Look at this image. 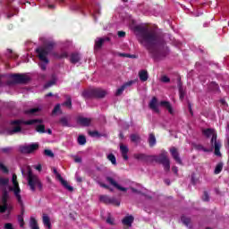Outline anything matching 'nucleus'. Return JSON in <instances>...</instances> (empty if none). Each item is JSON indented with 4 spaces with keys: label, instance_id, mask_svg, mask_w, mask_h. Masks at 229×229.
I'll list each match as a JSON object with an SVG mask.
<instances>
[{
    "label": "nucleus",
    "instance_id": "nucleus-1",
    "mask_svg": "<svg viewBox=\"0 0 229 229\" xmlns=\"http://www.w3.org/2000/svg\"><path fill=\"white\" fill-rule=\"evenodd\" d=\"M135 30L140 37V44L144 46L154 60H162L167 56V43L156 29L148 26H136Z\"/></svg>",
    "mask_w": 229,
    "mask_h": 229
},
{
    "label": "nucleus",
    "instance_id": "nucleus-2",
    "mask_svg": "<svg viewBox=\"0 0 229 229\" xmlns=\"http://www.w3.org/2000/svg\"><path fill=\"white\" fill-rule=\"evenodd\" d=\"M55 42L48 41L45 43L42 47L36 48V53L38 54V57L41 62L39 64V67L41 71H46L47 69V64H49V59H47V55H55Z\"/></svg>",
    "mask_w": 229,
    "mask_h": 229
},
{
    "label": "nucleus",
    "instance_id": "nucleus-3",
    "mask_svg": "<svg viewBox=\"0 0 229 229\" xmlns=\"http://www.w3.org/2000/svg\"><path fill=\"white\" fill-rule=\"evenodd\" d=\"M21 171L22 176H26L27 174V182L31 192H35L37 189H38V191H42V189H44V185L42 184L40 178H38V175L33 174L30 165L21 167Z\"/></svg>",
    "mask_w": 229,
    "mask_h": 229
},
{
    "label": "nucleus",
    "instance_id": "nucleus-4",
    "mask_svg": "<svg viewBox=\"0 0 229 229\" xmlns=\"http://www.w3.org/2000/svg\"><path fill=\"white\" fill-rule=\"evenodd\" d=\"M202 134L205 137H207V139H210V137H212L210 143H211L212 148H214V149H215V155L216 157H222L221 140H217V134L215 132L214 129H210V128L205 129L202 131Z\"/></svg>",
    "mask_w": 229,
    "mask_h": 229
},
{
    "label": "nucleus",
    "instance_id": "nucleus-5",
    "mask_svg": "<svg viewBox=\"0 0 229 229\" xmlns=\"http://www.w3.org/2000/svg\"><path fill=\"white\" fill-rule=\"evenodd\" d=\"M42 120L40 119H32L28 121H22V120H14L11 122L12 126H15L13 129L7 130V135H15V133H20V131H22V127H21V124H26L27 126H31L33 124L41 123Z\"/></svg>",
    "mask_w": 229,
    "mask_h": 229
},
{
    "label": "nucleus",
    "instance_id": "nucleus-6",
    "mask_svg": "<svg viewBox=\"0 0 229 229\" xmlns=\"http://www.w3.org/2000/svg\"><path fill=\"white\" fill-rule=\"evenodd\" d=\"M158 105L159 106H163V108H166L171 115L174 114V110L173 109V106H171V102L162 100L158 103V98H157V97L152 98V99L148 103V108H150V110H153V112H155L156 114H160Z\"/></svg>",
    "mask_w": 229,
    "mask_h": 229
},
{
    "label": "nucleus",
    "instance_id": "nucleus-7",
    "mask_svg": "<svg viewBox=\"0 0 229 229\" xmlns=\"http://www.w3.org/2000/svg\"><path fill=\"white\" fill-rule=\"evenodd\" d=\"M152 159L154 162H157V164L163 165L164 170L167 173L171 171V161L167 157V152L163 151L157 156H152Z\"/></svg>",
    "mask_w": 229,
    "mask_h": 229
},
{
    "label": "nucleus",
    "instance_id": "nucleus-8",
    "mask_svg": "<svg viewBox=\"0 0 229 229\" xmlns=\"http://www.w3.org/2000/svg\"><path fill=\"white\" fill-rule=\"evenodd\" d=\"M14 83L26 85L29 81H31V78L24 73H13L10 75Z\"/></svg>",
    "mask_w": 229,
    "mask_h": 229
},
{
    "label": "nucleus",
    "instance_id": "nucleus-9",
    "mask_svg": "<svg viewBox=\"0 0 229 229\" xmlns=\"http://www.w3.org/2000/svg\"><path fill=\"white\" fill-rule=\"evenodd\" d=\"M8 199H10V195L8 194V191L4 190L2 193V199L0 205V214H4L6 210H8Z\"/></svg>",
    "mask_w": 229,
    "mask_h": 229
},
{
    "label": "nucleus",
    "instance_id": "nucleus-10",
    "mask_svg": "<svg viewBox=\"0 0 229 229\" xmlns=\"http://www.w3.org/2000/svg\"><path fill=\"white\" fill-rule=\"evenodd\" d=\"M38 149V143H32L28 146H21L20 147V152L23 153L24 155H30L31 153H35Z\"/></svg>",
    "mask_w": 229,
    "mask_h": 229
},
{
    "label": "nucleus",
    "instance_id": "nucleus-11",
    "mask_svg": "<svg viewBox=\"0 0 229 229\" xmlns=\"http://www.w3.org/2000/svg\"><path fill=\"white\" fill-rule=\"evenodd\" d=\"M13 188H11L10 191L14 192L16 199L21 200V188H19V182H17V174H13Z\"/></svg>",
    "mask_w": 229,
    "mask_h": 229
},
{
    "label": "nucleus",
    "instance_id": "nucleus-12",
    "mask_svg": "<svg viewBox=\"0 0 229 229\" xmlns=\"http://www.w3.org/2000/svg\"><path fill=\"white\" fill-rule=\"evenodd\" d=\"M99 199L106 205H114L115 207H119L121 205V202H119L115 198H110L106 195H101Z\"/></svg>",
    "mask_w": 229,
    "mask_h": 229
},
{
    "label": "nucleus",
    "instance_id": "nucleus-13",
    "mask_svg": "<svg viewBox=\"0 0 229 229\" xmlns=\"http://www.w3.org/2000/svg\"><path fill=\"white\" fill-rule=\"evenodd\" d=\"M170 153H171L174 160H175L176 164H179L180 165H183V162L182 161V158L180 157V153L178 152V148H176L175 147H172L170 148Z\"/></svg>",
    "mask_w": 229,
    "mask_h": 229
},
{
    "label": "nucleus",
    "instance_id": "nucleus-14",
    "mask_svg": "<svg viewBox=\"0 0 229 229\" xmlns=\"http://www.w3.org/2000/svg\"><path fill=\"white\" fill-rule=\"evenodd\" d=\"M106 182H108V183H110V185H112L113 187H115V189H117L118 191H121L122 192H126V191H128L127 188L119 185V183H117V182H115V180H114V178L110 176L106 177Z\"/></svg>",
    "mask_w": 229,
    "mask_h": 229
},
{
    "label": "nucleus",
    "instance_id": "nucleus-15",
    "mask_svg": "<svg viewBox=\"0 0 229 229\" xmlns=\"http://www.w3.org/2000/svg\"><path fill=\"white\" fill-rule=\"evenodd\" d=\"M58 182H61V185H63V187L64 189H66V191H68L69 192H73L74 188L72 186L69 185V182L67 181H65L64 179V177H62L61 174H58Z\"/></svg>",
    "mask_w": 229,
    "mask_h": 229
},
{
    "label": "nucleus",
    "instance_id": "nucleus-16",
    "mask_svg": "<svg viewBox=\"0 0 229 229\" xmlns=\"http://www.w3.org/2000/svg\"><path fill=\"white\" fill-rule=\"evenodd\" d=\"M133 83H135V81H129L125 82L116 90L115 96H121L124 92V90L127 89V87H131Z\"/></svg>",
    "mask_w": 229,
    "mask_h": 229
},
{
    "label": "nucleus",
    "instance_id": "nucleus-17",
    "mask_svg": "<svg viewBox=\"0 0 229 229\" xmlns=\"http://www.w3.org/2000/svg\"><path fill=\"white\" fill-rule=\"evenodd\" d=\"M58 123L64 128H71V116H63L59 119Z\"/></svg>",
    "mask_w": 229,
    "mask_h": 229
},
{
    "label": "nucleus",
    "instance_id": "nucleus-18",
    "mask_svg": "<svg viewBox=\"0 0 229 229\" xmlns=\"http://www.w3.org/2000/svg\"><path fill=\"white\" fill-rule=\"evenodd\" d=\"M81 96H82V98H84V99H96L94 89H85L82 92Z\"/></svg>",
    "mask_w": 229,
    "mask_h": 229
},
{
    "label": "nucleus",
    "instance_id": "nucleus-19",
    "mask_svg": "<svg viewBox=\"0 0 229 229\" xmlns=\"http://www.w3.org/2000/svg\"><path fill=\"white\" fill-rule=\"evenodd\" d=\"M95 94V99H103L105 96H106V91L102 89L101 88L93 89Z\"/></svg>",
    "mask_w": 229,
    "mask_h": 229
},
{
    "label": "nucleus",
    "instance_id": "nucleus-20",
    "mask_svg": "<svg viewBox=\"0 0 229 229\" xmlns=\"http://www.w3.org/2000/svg\"><path fill=\"white\" fill-rule=\"evenodd\" d=\"M78 124H81V126H90V123H92V120L90 118L79 116L77 118Z\"/></svg>",
    "mask_w": 229,
    "mask_h": 229
},
{
    "label": "nucleus",
    "instance_id": "nucleus-21",
    "mask_svg": "<svg viewBox=\"0 0 229 229\" xmlns=\"http://www.w3.org/2000/svg\"><path fill=\"white\" fill-rule=\"evenodd\" d=\"M65 101L61 106H65L68 110H72V98L70 95H65Z\"/></svg>",
    "mask_w": 229,
    "mask_h": 229
},
{
    "label": "nucleus",
    "instance_id": "nucleus-22",
    "mask_svg": "<svg viewBox=\"0 0 229 229\" xmlns=\"http://www.w3.org/2000/svg\"><path fill=\"white\" fill-rule=\"evenodd\" d=\"M133 221H135L133 216H127L122 220V223L124 226H131V225H133Z\"/></svg>",
    "mask_w": 229,
    "mask_h": 229
},
{
    "label": "nucleus",
    "instance_id": "nucleus-23",
    "mask_svg": "<svg viewBox=\"0 0 229 229\" xmlns=\"http://www.w3.org/2000/svg\"><path fill=\"white\" fill-rule=\"evenodd\" d=\"M120 150H121L123 160H128V151H130L128 147H126V145L122 144L120 145Z\"/></svg>",
    "mask_w": 229,
    "mask_h": 229
},
{
    "label": "nucleus",
    "instance_id": "nucleus-24",
    "mask_svg": "<svg viewBox=\"0 0 229 229\" xmlns=\"http://www.w3.org/2000/svg\"><path fill=\"white\" fill-rule=\"evenodd\" d=\"M29 225L30 229H40V227L38 226V222L37 221L36 217L30 216Z\"/></svg>",
    "mask_w": 229,
    "mask_h": 229
},
{
    "label": "nucleus",
    "instance_id": "nucleus-25",
    "mask_svg": "<svg viewBox=\"0 0 229 229\" xmlns=\"http://www.w3.org/2000/svg\"><path fill=\"white\" fill-rule=\"evenodd\" d=\"M139 78L140 81H148V79L149 78V75L148 74V71L141 70L139 72Z\"/></svg>",
    "mask_w": 229,
    "mask_h": 229
},
{
    "label": "nucleus",
    "instance_id": "nucleus-26",
    "mask_svg": "<svg viewBox=\"0 0 229 229\" xmlns=\"http://www.w3.org/2000/svg\"><path fill=\"white\" fill-rule=\"evenodd\" d=\"M43 219V225L48 229H51V218L47 214H43L42 216Z\"/></svg>",
    "mask_w": 229,
    "mask_h": 229
},
{
    "label": "nucleus",
    "instance_id": "nucleus-27",
    "mask_svg": "<svg viewBox=\"0 0 229 229\" xmlns=\"http://www.w3.org/2000/svg\"><path fill=\"white\" fill-rule=\"evenodd\" d=\"M148 145L149 148H153L157 145V138L154 133H150L148 136Z\"/></svg>",
    "mask_w": 229,
    "mask_h": 229
},
{
    "label": "nucleus",
    "instance_id": "nucleus-28",
    "mask_svg": "<svg viewBox=\"0 0 229 229\" xmlns=\"http://www.w3.org/2000/svg\"><path fill=\"white\" fill-rule=\"evenodd\" d=\"M107 225H110L111 226H115V218L112 216V214L108 213L106 220Z\"/></svg>",
    "mask_w": 229,
    "mask_h": 229
},
{
    "label": "nucleus",
    "instance_id": "nucleus-29",
    "mask_svg": "<svg viewBox=\"0 0 229 229\" xmlns=\"http://www.w3.org/2000/svg\"><path fill=\"white\" fill-rule=\"evenodd\" d=\"M81 58H80V54H72L71 58H70V62L72 64H78V62H80Z\"/></svg>",
    "mask_w": 229,
    "mask_h": 229
},
{
    "label": "nucleus",
    "instance_id": "nucleus-30",
    "mask_svg": "<svg viewBox=\"0 0 229 229\" xmlns=\"http://www.w3.org/2000/svg\"><path fill=\"white\" fill-rule=\"evenodd\" d=\"M103 38H98V40L95 41V49H101L103 47Z\"/></svg>",
    "mask_w": 229,
    "mask_h": 229
},
{
    "label": "nucleus",
    "instance_id": "nucleus-31",
    "mask_svg": "<svg viewBox=\"0 0 229 229\" xmlns=\"http://www.w3.org/2000/svg\"><path fill=\"white\" fill-rule=\"evenodd\" d=\"M195 149H197V151H204V153H209L210 149L204 148L203 145L201 144H197L194 146Z\"/></svg>",
    "mask_w": 229,
    "mask_h": 229
},
{
    "label": "nucleus",
    "instance_id": "nucleus-32",
    "mask_svg": "<svg viewBox=\"0 0 229 229\" xmlns=\"http://www.w3.org/2000/svg\"><path fill=\"white\" fill-rule=\"evenodd\" d=\"M77 140L80 146H85L87 144V138L83 135H80Z\"/></svg>",
    "mask_w": 229,
    "mask_h": 229
},
{
    "label": "nucleus",
    "instance_id": "nucleus-33",
    "mask_svg": "<svg viewBox=\"0 0 229 229\" xmlns=\"http://www.w3.org/2000/svg\"><path fill=\"white\" fill-rule=\"evenodd\" d=\"M17 201L19 203V205H21V216H24V212H25V209H24V202H22V197L20 195V200L19 199H17Z\"/></svg>",
    "mask_w": 229,
    "mask_h": 229
},
{
    "label": "nucleus",
    "instance_id": "nucleus-34",
    "mask_svg": "<svg viewBox=\"0 0 229 229\" xmlns=\"http://www.w3.org/2000/svg\"><path fill=\"white\" fill-rule=\"evenodd\" d=\"M107 159L113 164V165H117V159L114 154H109Z\"/></svg>",
    "mask_w": 229,
    "mask_h": 229
},
{
    "label": "nucleus",
    "instance_id": "nucleus-35",
    "mask_svg": "<svg viewBox=\"0 0 229 229\" xmlns=\"http://www.w3.org/2000/svg\"><path fill=\"white\" fill-rule=\"evenodd\" d=\"M209 89L210 90H214L215 92H217V90H219V85L214 81L210 82Z\"/></svg>",
    "mask_w": 229,
    "mask_h": 229
},
{
    "label": "nucleus",
    "instance_id": "nucleus-36",
    "mask_svg": "<svg viewBox=\"0 0 229 229\" xmlns=\"http://www.w3.org/2000/svg\"><path fill=\"white\" fill-rule=\"evenodd\" d=\"M43 154L45 157H49V158H55V153L51 149H45Z\"/></svg>",
    "mask_w": 229,
    "mask_h": 229
},
{
    "label": "nucleus",
    "instance_id": "nucleus-37",
    "mask_svg": "<svg viewBox=\"0 0 229 229\" xmlns=\"http://www.w3.org/2000/svg\"><path fill=\"white\" fill-rule=\"evenodd\" d=\"M221 171H223V163H218L215 168L214 173L216 174H219L221 173Z\"/></svg>",
    "mask_w": 229,
    "mask_h": 229
},
{
    "label": "nucleus",
    "instance_id": "nucleus-38",
    "mask_svg": "<svg viewBox=\"0 0 229 229\" xmlns=\"http://www.w3.org/2000/svg\"><path fill=\"white\" fill-rule=\"evenodd\" d=\"M181 221L185 225V226H189V225H191V218L186 217L185 216H181Z\"/></svg>",
    "mask_w": 229,
    "mask_h": 229
},
{
    "label": "nucleus",
    "instance_id": "nucleus-39",
    "mask_svg": "<svg viewBox=\"0 0 229 229\" xmlns=\"http://www.w3.org/2000/svg\"><path fill=\"white\" fill-rule=\"evenodd\" d=\"M36 131L38 133H46V126L44 124H39L36 127Z\"/></svg>",
    "mask_w": 229,
    "mask_h": 229
},
{
    "label": "nucleus",
    "instance_id": "nucleus-40",
    "mask_svg": "<svg viewBox=\"0 0 229 229\" xmlns=\"http://www.w3.org/2000/svg\"><path fill=\"white\" fill-rule=\"evenodd\" d=\"M140 140V136L139 134H131V142H139Z\"/></svg>",
    "mask_w": 229,
    "mask_h": 229
},
{
    "label": "nucleus",
    "instance_id": "nucleus-41",
    "mask_svg": "<svg viewBox=\"0 0 229 229\" xmlns=\"http://www.w3.org/2000/svg\"><path fill=\"white\" fill-rule=\"evenodd\" d=\"M7 56L8 58H18L19 55L15 54L12 49H7Z\"/></svg>",
    "mask_w": 229,
    "mask_h": 229
},
{
    "label": "nucleus",
    "instance_id": "nucleus-42",
    "mask_svg": "<svg viewBox=\"0 0 229 229\" xmlns=\"http://www.w3.org/2000/svg\"><path fill=\"white\" fill-rule=\"evenodd\" d=\"M89 134L90 135V137H103L104 135L99 133V131H90L89 132Z\"/></svg>",
    "mask_w": 229,
    "mask_h": 229
},
{
    "label": "nucleus",
    "instance_id": "nucleus-43",
    "mask_svg": "<svg viewBox=\"0 0 229 229\" xmlns=\"http://www.w3.org/2000/svg\"><path fill=\"white\" fill-rule=\"evenodd\" d=\"M55 83H56V80L52 79L51 81H49L48 82H47L44 86V89H49V87H53V85H55Z\"/></svg>",
    "mask_w": 229,
    "mask_h": 229
},
{
    "label": "nucleus",
    "instance_id": "nucleus-44",
    "mask_svg": "<svg viewBox=\"0 0 229 229\" xmlns=\"http://www.w3.org/2000/svg\"><path fill=\"white\" fill-rule=\"evenodd\" d=\"M18 222L20 223V227L21 228H24V216H22V215H19L18 216Z\"/></svg>",
    "mask_w": 229,
    "mask_h": 229
},
{
    "label": "nucleus",
    "instance_id": "nucleus-45",
    "mask_svg": "<svg viewBox=\"0 0 229 229\" xmlns=\"http://www.w3.org/2000/svg\"><path fill=\"white\" fill-rule=\"evenodd\" d=\"M0 171L4 172L5 174H8L10 170H8V167L4 165L3 163H0Z\"/></svg>",
    "mask_w": 229,
    "mask_h": 229
},
{
    "label": "nucleus",
    "instance_id": "nucleus-46",
    "mask_svg": "<svg viewBox=\"0 0 229 229\" xmlns=\"http://www.w3.org/2000/svg\"><path fill=\"white\" fill-rule=\"evenodd\" d=\"M40 109L38 108H31L25 112V114H29L30 115H34V114H37Z\"/></svg>",
    "mask_w": 229,
    "mask_h": 229
},
{
    "label": "nucleus",
    "instance_id": "nucleus-47",
    "mask_svg": "<svg viewBox=\"0 0 229 229\" xmlns=\"http://www.w3.org/2000/svg\"><path fill=\"white\" fill-rule=\"evenodd\" d=\"M136 160H146V154H136L134 155Z\"/></svg>",
    "mask_w": 229,
    "mask_h": 229
},
{
    "label": "nucleus",
    "instance_id": "nucleus-48",
    "mask_svg": "<svg viewBox=\"0 0 229 229\" xmlns=\"http://www.w3.org/2000/svg\"><path fill=\"white\" fill-rule=\"evenodd\" d=\"M202 201H210V196L208 195V191H204L202 196Z\"/></svg>",
    "mask_w": 229,
    "mask_h": 229
},
{
    "label": "nucleus",
    "instance_id": "nucleus-49",
    "mask_svg": "<svg viewBox=\"0 0 229 229\" xmlns=\"http://www.w3.org/2000/svg\"><path fill=\"white\" fill-rule=\"evenodd\" d=\"M10 180L8 178L0 177V185H8Z\"/></svg>",
    "mask_w": 229,
    "mask_h": 229
},
{
    "label": "nucleus",
    "instance_id": "nucleus-50",
    "mask_svg": "<svg viewBox=\"0 0 229 229\" xmlns=\"http://www.w3.org/2000/svg\"><path fill=\"white\" fill-rule=\"evenodd\" d=\"M185 89H179V98L181 99V101H183V99L185 98Z\"/></svg>",
    "mask_w": 229,
    "mask_h": 229
},
{
    "label": "nucleus",
    "instance_id": "nucleus-51",
    "mask_svg": "<svg viewBox=\"0 0 229 229\" xmlns=\"http://www.w3.org/2000/svg\"><path fill=\"white\" fill-rule=\"evenodd\" d=\"M161 81L163 83H169L171 81V79L169 77H167L166 75H163L161 77Z\"/></svg>",
    "mask_w": 229,
    "mask_h": 229
},
{
    "label": "nucleus",
    "instance_id": "nucleus-52",
    "mask_svg": "<svg viewBox=\"0 0 229 229\" xmlns=\"http://www.w3.org/2000/svg\"><path fill=\"white\" fill-rule=\"evenodd\" d=\"M177 87L179 90L183 89V83H182V78L180 77L177 79Z\"/></svg>",
    "mask_w": 229,
    "mask_h": 229
},
{
    "label": "nucleus",
    "instance_id": "nucleus-53",
    "mask_svg": "<svg viewBox=\"0 0 229 229\" xmlns=\"http://www.w3.org/2000/svg\"><path fill=\"white\" fill-rule=\"evenodd\" d=\"M117 35H118L119 38H124V37H126V32L120 30L117 32Z\"/></svg>",
    "mask_w": 229,
    "mask_h": 229
},
{
    "label": "nucleus",
    "instance_id": "nucleus-54",
    "mask_svg": "<svg viewBox=\"0 0 229 229\" xmlns=\"http://www.w3.org/2000/svg\"><path fill=\"white\" fill-rule=\"evenodd\" d=\"M4 229H13V225L12 223H6L4 225Z\"/></svg>",
    "mask_w": 229,
    "mask_h": 229
},
{
    "label": "nucleus",
    "instance_id": "nucleus-55",
    "mask_svg": "<svg viewBox=\"0 0 229 229\" xmlns=\"http://www.w3.org/2000/svg\"><path fill=\"white\" fill-rule=\"evenodd\" d=\"M120 55L123 56L124 58H135V55L121 54Z\"/></svg>",
    "mask_w": 229,
    "mask_h": 229
},
{
    "label": "nucleus",
    "instance_id": "nucleus-56",
    "mask_svg": "<svg viewBox=\"0 0 229 229\" xmlns=\"http://www.w3.org/2000/svg\"><path fill=\"white\" fill-rule=\"evenodd\" d=\"M73 160L76 164H81V157L75 156Z\"/></svg>",
    "mask_w": 229,
    "mask_h": 229
},
{
    "label": "nucleus",
    "instance_id": "nucleus-57",
    "mask_svg": "<svg viewBox=\"0 0 229 229\" xmlns=\"http://www.w3.org/2000/svg\"><path fill=\"white\" fill-rule=\"evenodd\" d=\"M69 55L67 52H63L61 55H58V58H67Z\"/></svg>",
    "mask_w": 229,
    "mask_h": 229
},
{
    "label": "nucleus",
    "instance_id": "nucleus-58",
    "mask_svg": "<svg viewBox=\"0 0 229 229\" xmlns=\"http://www.w3.org/2000/svg\"><path fill=\"white\" fill-rule=\"evenodd\" d=\"M10 151H12V148L10 147L2 148L3 153H10Z\"/></svg>",
    "mask_w": 229,
    "mask_h": 229
},
{
    "label": "nucleus",
    "instance_id": "nucleus-59",
    "mask_svg": "<svg viewBox=\"0 0 229 229\" xmlns=\"http://www.w3.org/2000/svg\"><path fill=\"white\" fill-rule=\"evenodd\" d=\"M52 171L55 174V180H58V170L56 168L53 167Z\"/></svg>",
    "mask_w": 229,
    "mask_h": 229
},
{
    "label": "nucleus",
    "instance_id": "nucleus-60",
    "mask_svg": "<svg viewBox=\"0 0 229 229\" xmlns=\"http://www.w3.org/2000/svg\"><path fill=\"white\" fill-rule=\"evenodd\" d=\"M172 171L174 173V174H178V166H173Z\"/></svg>",
    "mask_w": 229,
    "mask_h": 229
},
{
    "label": "nucleus",
    "instance_id": "nucleus-61",
    "mask_svg": "<svg viewBox=\"0 0 229 229\" xmlns=\"http://www.w3.org/2000/svg\"><path fill=\"white\" fill-rule=\"evenodd\" d=\"M53 114H58V104H56L54 107Z\"/></svg>",
    "mask_w": 229,
    "mask_h": 229
},
{
    "label": "nucleus",
    "instance_id": "nucleus-62",
    "mask_svg": "<svg viewBox=\"0 0 229 229\" xmlns=\"http://www.w3.org/2000/svg\"><path fill=\"white\" fill-rule=\"evenodd\" d=\"M35 169L37 170V171H42V165H36L35 166Z\"/></svg>",
    "mask_w": 229,
    "mask_h": 229
},
{
    "label": "nucleus",
    "instance_id": "nucleus-63",
    "mask_svg": "<svg viewBox=\"0 0 229 229\" xmlns=\"http://www.w3.org/2000/svg\"><path fill=\"white\" fill-rule=\"evenodd\" d=\"M100 187H103L104 189H110V186H108L105 183H100Z\"/></svg>",
    "mask_w": 229,
    "mask_h": 229
},
{
    "label": "nucleus",
    "instance_id": "nucleus-64",
    "mask_svg": "<svg viewBox=\"0 0 229 229\" xmlns=\"http://www.w3.org/2000/svg\"><path fill=\"white\" fill-rule=\"evenodd\" d=\"M76 182H78V183H81V182H83V179L80 176L76 177Z\"/></svg>",
    "mask_w": 229,
    "mask_h": 229
}]
</instances>
